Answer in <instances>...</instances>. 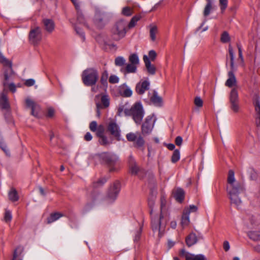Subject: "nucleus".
<instances>
[{"label":"nucleus","mask_w":260,"mask_h":260,"mask_svg":"<svg viewBox=\"0 0 260 260\" xmlns=\"http://www.w3.org/2000/svg\"><path fill=\"white\" fill-rule=\"evenodd\" d=\"M0 63L3 66L4 80L3 85L4 89L7 87L12 92L16 91V87L13 83H9L8 81L11 80L14 75V72L12 69V62L6 58L2 53L0 52Z\"/></svg>","instance_id":"obj_1"},{"label":"nucleus","mask_w":260,"mask_h":260,"mask_svg":"<svg viewBox=\"0 0 260 260\" xmlns=\"http://www.w3.org/2000/svg\"><path fill=\"white\" fill-rule=\"evenodd\" d=\"M124 114L131 116L137 124H140L144 116V111L142 104L137 102L134 104L131 109H125Z\"/></svg>","instance_id":"obj_2"},{"label":"nucleus","mask_w":260,"mask_h":260,"mask_svg":"<svg viewBox=\"0 0 260 260\" xmlns=\"http://www.w3.org/2000/svg\"><path fill=\"white\" fill-rule=\"evenodd\" d=\"M127 23L124 20L118 21L112 28L111 32L115 40L124 38L127 31Z\"/></svg>","instance_id":"obj_3"},{"label":"nucleus","mask_w":260,"mask_h":260,"mask_svg":"<svg viewBox=\"0 0 260 260\" xmlns=\"http://www.w3.org/2000/svg\"><path fill=\"white\" fill-rule=\"evenodd\" d=\"M99 78L98 71L89 68L84 70L82 75V80L86 86H93L95 84Z\"/></svg>","instance_id":"obj_4"},{"label":"nucleus","mask_w":260,"mask_h":260,"mask_svg":"<svg viewBox=\"0 0 260 260\" xmlns=\"http://www.w3.org/2000/svg\"><path fill=\"white\" fill-rule=\"evenodd\" d=\"M165 200L161 198V213L159 215L153 213L152 209L150 211V215L151 217V226L153 231L160 230L161 226L165 224L166 221L164 223L163 216L162 215V211L164 206L165 205Z\"/></svg>","instance_id":"obj_5"},{"label":"nucleus","mask_w":260,"mask_h":260,"mask_svg":"<svg viewBox=\"0 0 260 260\" xmlns=\"http://www.w3.org/2000/svg\"><path fill=\"white\" fill-rule=\"evenodd\" d=\"M101 157L104 162L108 167L110 172H114L119 169L117 165L118 158L116 155L105 152L102 154Z\"/></svg>","instance_id":"obj_6"},{"label":"nucleus","mask_w":260,"mask_h":260,"mask_svg":"<svg viewBox=\"0 0 260 260\" xmlns=\"http://www.w3.org/2000/svg\"><path fill=\"white\" fill-rule=\"evenodd\" d=\"M230 108L234 112L237 113L239 110V100L237 88L232 89L229 95Z\"/></svg>","instance_id":"obj_7"},{"label":"nucleus","mask_w":260,"mask_h":260,"mask_svg":"<svg viewBox=\"0 0 260 260\" xmlns=\"http://www.w3.org/2000/svg\"><path fill=\"white\" fill-rule=\"evenodd\" d=\"M155 120L151 116H148L145 119L141 126L142 135H147L150 134L153 128Z\"/></svg>","instance_id":"obj_8"},{"label":"nucleus","mask_w":260,"mask_h":260,"mask_svg":"<svg viewBox=\"0 0 260 260\" xmlns=\"http://www.w3.org/2000/svg\"><path fill=\"white\" fill-rule=\"evenodd\" d=\"M126 138L128 141L134 142L135 146L138 148L142 147L145 143L143 137L138 132L129 133L126 134Z\"/></svg>","instance_id":"obj_9"},{"label":"nucleus","mask_w":260,"mask_h":260,"mask_svg":"<svg viewBox=\"0 0 260 260\" xmlns=\"http://www.w3.org/2000/svg\"><path fill=\"white\" fill-rule=\"evenodd\" d=\"M107 130L110 135L117 141L121 140V129L115 121H111L109 122L108 124Z\"/></svg>","instance_id":"obj_10"},{"label":"nucleus","mask_w":260,"mask_h":260,"mask_svg":"<svg viewBox=\"0 0 260 260\" xmlns=\"http://www.w3.org/2000/svg\"><path fill=\"white\" fill-rule=\"evenodd\" d=\"M42 32L39 27H36L31 29L29 34V40L30 43L37 45L42 40Z\"/></svg>","instance_id":"obj_11"},{"label":"nucleus","mask_w":260,"mask_h":260,"mask_svg":"<svg viewBox=\"0 0 260 260\" xmlns=\"http://www.w3.org/2000/svg\"><path fill=\"white\" fill-rule=\"evenodd\" d=\"M245 187L244 184L241 182H237L233 184L227 185V191L230 194H239L244 192Z\"/></svg>","instance_id":"obj_12"},{"label":"nucleus","mask_w":260,"mask_h":260,"mask_svg":"<svg viewBox=\"0 0 260 260\" xmlns=\"http://www.w3.org/2000/svg\"><path fill=\"white\" fill-rule=\"evenodd\" d=\"M27 107L31 109V114L34 116L39 118L40 117L41 107L31 99L27 98L25 100Z\"/></svg>","instance_id":"obj_13"},{"label":"nucleus","mask_w":260,"mask_h":260,"mask_svg":"<svg viewBox=\"0 0 260 260\" xmlns=\"http://www.w3.org/2000/svg\"><path fill=\"white\" fill-rule=\"evenodd\" d=\"M120 189V184L118 181H116L109 188L108 193V199L112 202L116 200Z\"/></svg>","instance_id":"obj_14"},{"label":"nucleus","mask_w":260,"mask_h":260,"mask_svg":"<svg viewBox=\"0 0 260 260\" xmlns=\"http://www.w3.org/2000/svg\"><path fill=\"white\" fill-rule=\"evenodd\" d=\"M253 105L255 109V123L257 126H260V101L259 98L256 96L253 100Z\"/></svg>","instance_id":"obj_15"},{"label":"nucleus","mask_w":260,"mask_h":260,"mask_svg":"<svg viewBox=\"0 0 260 260\" xmlns=\"http://www.w3.org/2000/svg\"><path fill=\"white\" fill-rule=\"evenodd\" d=\"M150 83L147 81H143L137 83L136 91L139 94H143L149 88Z\"/></svg>","instance_id":"obj_16"},{"label":"nucleus","mask_w":260,"mask_h":260,"mask_svg":"<svg viewBox=\"0 0 260 260\" xmlns=\"http://www.w3.org/2000/svg\"><path fill=\"white\" fill-rule=\"evenodd\" d=\"M119 93L123 97L128 98L132 96L133 91L129 87L123 84L119 87Z\"/></svg>","instance_id":"obj_17"},{"label":"nucleus","mask_w":260,"mask_h":260,"mask_svg":"<svg viewBox=\"0 0 260 260\" xmlns=\"http://www.w3.org/2000/svg\"><path fill=\"white\" fill-rule=\"evenodd\" d=\"M150 100L156 107H160L163 105L162 98L158 95L155 91H153L152 95L150 97Z\"/></svg>","instance_id":"obj_18"},{"label":"nucleus","mask_w":260,"mask_h":260,"mask_svg":"<svg viewBox=\"0 0 260 260\" xmlns=\"http://www.w3.org/2000/svg\"><path fill=\"white\" fill-rule=\"evenodd\" d=\"M232 70L228 72V79L225 82V85L228 87H232L237 85V80Z\"/></svg>","instance_id":"obj_19"},{"label":"nucleus","mask_w":260,"mask_h":260,"mask_svg":"<svg viewBox=\"0 0 260 260\" xmlns=\"http://www.w3.org/2000/svg\"><path fill=\"white\" fill-rule=\"evenodd\" d=\"M137 66L129 63L126 64L124 67L120 69V72L126 75L130 73H135L137 72Z\"/></svg>","instance_id":"obj_20"},{"label":"nucleus","mask_w":260,"mask_h":260,"mask_svg":"<svg viewBox=\"0 0 260 260\" xmlns=\"http://www.w3.org/2000/svg\"><path fill=\"white\" fill-rule=\"evenodd\" d=\"M110 105V99L107 95H103L101 96V103H96V107L98 108L105 109L108 108Z\"/></svg>","instance_id":"obj_21"},{"label":"nucleus","mask_w":260,"mask_h":260,"mask_svg":"<svg viewBox=\"0 0 260 260\" xmlns=\"http://www.w3.org/2000/svg\"><path fill=\"white\" fill-rule=\"evenodd\" d=\"M0 107L7 111L10 108L8 98L4 93H2L0 97Z\"/></svg>","instance_id":"obj_22"},{"label":"nucleus","mask_w":260,"mask_h":260,"mask_svg":"<svg viewBox=\"0 0 260 260\" xmlns=\"http://www.w3.org/2000/svg\"><path fill=\"white\" fill-rule=\"evenodd\" d=\"M143 60L148 73L151 75H154L155 73V67L151 64L150 61L146 55H144Z\"/></svg>","instance_id":"obj_23"},{"label":"nucleus","mask_w":260,"mask_h":260,"mask_svg":"<svg viewBox=\"0 0 260 260\" xmlns=\"http://www.w3.org/2000/svg\"><path fill=\"white\" fill-rule=\"evenodd\" d=\"M43 23L45 29L47 31L51 32L54 30L55 24L52 20L49 19H44L43 20Z\"/></svg>","instance_id":"obj_24"},{"label":"nucleus","mask_w":260,"mask_h":260,"mask_svg":"<svg viewBox=\"0 0 260 260\" xmlns=\"http://www.w3.org/2000/svg\"><path fill=\"white\" fill-rule=\"evenodd\" d=\"M128 163L131 172L133 174H137L139 170V167L136 165L135 159L133 156L129 157Z\"/></svg>","instance_id":"obj_25"},{"label":"nucleus","mask_w":260,"mask_h":260,"mask_svg":"<svg viewBox=\"0 0 260 260\" xmlns=\"http://www.w3.org/2000/svg\"><path fill=\"white\" fill-rule=\"evenodd\" d=\"M185 241L188 247H190L197 242V237L194 233H191L188 236H187Z\"/></svg>","instance_id":"obj_26"},{"label":"nucleus","mask_w":260,"mask_h":260,"mask_svg":"<svg viewBox=\"0 0 260 260\" xmlns=\"http://www.w3.org/2000/svg\"><path fill=\"white\" fill-rule=\"evenodd\" d=\"M231 204L235 205L237 208H239L242 204V201L239 197V194H230Z\"/></svg>","instance_id":"obj_27"},{"label":"nucleus","mask_w":260,"mask_h":260,"mask_svg":"<svg viewBox=\"0 0 260 260\" xmlns=\"http://www.w3.org/2000/svg\"><path fill=\"white\" fill-rule=\"evenodd\" d=\"M189 223V211L184 210L182 218L181 224L184 228L187 226Z\"/></svg>","instance_id":"obj_28"},{"label":"nucleus","mask_w":260,"mask_h":260,"mask_svg":"<svg viewBox=\"0 0 260 260\" xmlns=\"http://www.w3.org/2000/svg\"><path fill=\"white\" fill-rule=\"evenodd\" d=\"M94 23L99 28H102L104 25L105 23L103 21V18L100 13H96Z\"/></svg>","instance_id":"obj_29"},{"label":"nucleus","mask_w":260,"mask_h":260,"mask_svg":"<svg viewBox=\"0 0 260 260\" xmlns=\"http://www.w3.org/2000/svg\"><path fill=\"white\" fill-rule=\"evenodd\" d=\"M174 197L177 201L181 202L184 198V191L181 188H177L174 192Z\"/></svg>","instance_id":"obj_30"},{"label":"nucleus","mask_w":260,"mask_h":260,"mask_svg":"<svg viewBox=\"0 0 260 260\" xmlns=\"http://www.w3.org/2000/svg\"><path fill=\"white\" fill-rule=\"evenodd\" d=\"M71 1L74 4L76 10H77V20L79 23H83L84 18L81 13L79 12L80 6L79 3L76 0H71Z\"/></svg>","instance_id":"obj_31"},{"label":"nucleus","mask_w":260,"mask_h":260,"mask_svg":"<svg viewBox=\"0 0 260 260\" xmlns=\"http://www.w3.org/2000/svg\"><path fill=\"white\" fill-rule=\"evenodd\" d=\"M63 216V215L59 212L51 213L50 216L47 218V223H51Z\"/></svg>","instance_id":"obj_32"},{"label":"nucleus","mask_w":260,"mask_h":260,"mask_svg":"<svg viewBox=\"0 0 260 260\" xmlns=\"http://www.w3.org/2000/svg\"><path fill=\"white\" fill-rule=\"evenodd\" d=\"M206 257L203 254H187L186 255V260H205Z\"/></svg>","instance_id":"obj_33"},{"label":"nucleus","mask_w":260,"mask_h":260,"mask_svg":"<svg viewBox=\"0 0 260 260\" xmlns=\"http://www.w3.org/2000/svg\"><path fill=\"white\" fill-rule=\"evenodd\" d=\"M9 198L12 202L17 201L18 200V196L16 190L12 188L9 192Z\"/></svg>","instance_id":"obj_34"},{"label":"nucleus","mask_w":260,"mask_h":260,"mask_svg":"<svg viewBox=\"0 0 260 260\" xmlns=\"http://www.w3.org/2000/svg\"><path fill=\"white\" fill-rule=\"evenodd\" d=\"M229 53L231 60V68L232 70H234V52L231 45L229 46Z\"/></svg>","instance_id":"obj_35"},{"label":"nucleus","mask_w":260,"mask_h":260,"mask_svg":"<svg viewBox=\"0 0 260 260\" xmlns=\"http://www.w3.org/2000/svg\"><path fill=\"white\" fill-rule=\"evenodd\" d=\"M212 9V2H207L203 11L204 16H208L210 14Z\"/></svg>","instance_id":"obj_36"},{"label":"nucleus","mask_w":260,"mask_h":260,"mask_svg":"<svg viewBox=\"0 0 260 260\" xmlns=\"http://www.w3.org/2000/svg\"><path fill=\"white\" fill-rule=\"evenodd\" d=\"M126 60L122 56H118L115 59V64L116 66L124 67L123 66L125 64Z\"/></svg>","instance_id":"obj_37"},{"label":"nucleus","mask_w":260,"mask_h":260,"mask_svg":"<svg viewBox=\"0 0 260 260\" xmlns=\"http://www.w3.org/2000/svg\"><path fill=\"white\" fill-rule=\"evenodd\" d=\"M238 182L236 181L234 176V172L233 170H230L228 177V185L233 184Z\"/></svg>","instance_id":"obj_38"},{"label":"nucleus","mask_w":260,"mask_h":260,"mask_svg":"<svg viewBox=\"0 0 260 260\" xmlns=\"http://www.w3.org/2000/svg\"><path fill=\"white\" fill-rule=\"evenodd\" d=\"M129 63L138 66L139 63V59L137 54L134 53L131 54L128 58Z\"/></svg>","instance_id":"obj_39"},{"label":"nucleus","mask_w":260,"mask_h":260,"mask_svg":"<svg viewBox=\"0 0 260 260\" xmlns=\"http://www.w3.org/2000/svg\"><path fill=\"white\" fill-rule=\"evenodd\" d=\"M249 237L254 241L260 240V232L253 231L248 234Z\"/></svg>","instance_id":"obj_40"},{"label":"nucleus","mask_w":260,"mask_h":260,"mask_svg":"<svg viewBox=\"0 0 260 260\" xmlns=\"http://www.w3.org/2000/svg\"><path fill=\"white\" fill-rule=\"evenodd\" d=\"M99 138V142L100 144L103 146H107L111 143V142L108 140V138L105 135L100 136Z\"/></svg>","instance_id":"obj_41"},{"label":"nucleus","mask_w":260,"mask_h":260,"mask_svg":"<svg viewBox=\"0 0 260 260\" xmlns=\"http://www.w3.org/2000/svg\"><path fill=\"white\" fill-rule=\"evenodd\" d=\"M157 32V27L155 25L150 26V36L152 41H154L156 39L155 35Z\"/></svg>","instance_id":"obj_42"},{"label":"nucleus","mask_w":260,"mask_h":260,"mask_svg":"<svg viewBox=\"0 0 260 260\" xmlns=\"http://www.w3.org/2000/svg\"><path fill=\"white\" fill-rule=\"evenodd\" d=\"M141 19V16L140 15H136L134 16L131 20L130 21L129 23L128 24V27L129 28H131L133 27H134L136 24V23Z\"/></svg>","instance_id":"obj_43"},{"label":"nucleus","mask_w":260,"mask_h":260,"mask_svg":"<svg viewBox=\"0 0 260 260\" xmlns=\"http://www.w3.org/2000/svg\"><path fill=\"white\" fill-rule=\"evenodd\" d=\"M180 152L178 149L174 150L171 157V161L173 163H175L180 159Z\"/></svg>","instance_id":"obj_44"},{"label":"nucleus","mask_w":260,"mask_h":260,"mask_svg":"<svg viewBox=\"0 0 260 260\" xmlns=\"http://www.w3.org/2000/svg\"><path fill=\"white\" fill-rule=\"evenodd\" d=\"M220 41L223 43H226L230 41V37L226 31H224L221 35Z\"/></svg>","instance_id":"obj_45"},{"label":"nucleus","mask_w":260,"mask_h":260,"mask_svg":"<svg viewBox=\"0 0 260 260\" xmlns=\"http://www.w3.org/2000/svg\"><path fill=\"white\" fill-rule=\"evenodd\" d=\"M104 132H105L104 126L102 124H100L98 126V128L96 129V131L95 132H96V136L98 137H99L100 136L105 135Z\"/></svg>","instance_id":"obj_46"},{"label":"nucleus","mask_w":260,"mask_h":260,"mask_svg":"<svg viewBox=\"0 0 260 260\" xmlns=\"http://www.w3.org/2000/svg\"><path fill=\"white\" fill-rule=\"evenodd\" d=\"M219 6L222 13H223L228 7V0H219Z\"/></svg>","instance_id":"obj_47"},{"label":"nucleus","mask_w":260,"mask_h":260,"mask_svg":"<svg viewBox=\"0 0 260 260\" xmlns=\"http://www.w3.org/2000/svg\"><path fill=\"white\" fill-rule=\"evenodd\" d=\"M107 179L105 178H102L95 182L93 183V186L94 187H98L103 185L106 182Z\"/></svg>","instance_id":"obj_48"},{"label":"nucleus","mask_w":260,"mask_h":260,"mask_svg":"<svg viewBox=\"0 0 260 260\" xmlns=\"http://www.w3.org/2000/svg\"><path fill=\"white\" fill-rule=\"evenodd\" d=\"M132 9L128 7H124L122 11V14L126 16H131L132 14Z\"/></svg>","instance_id":"obj_49"},{"label":"nucleus","mask_w":260,"mask_h":260,"mask_svg":"<svg viewBox=\"0 0 260 260\" xmlns=\"http://www.w3.org/2000/svg\"><path fill=\"white\" fill-rule=\"evenodd\" d=\"M119 81V78L115 75H111L109 78V82L112 84L117 83H118Z\"/></svg>","instance_id":"obj_50"},{"label":"nucleus","mask_w":260,"mask_h":260,"mask_svg":"<svg viewBox=\"0 0 260 260\" xmlns=\"http://www.w3.org/2000/svg\"><path fill=\"white\" fill-rule=\"evenodd\" d=\"M108 77V73L107 71H105L101 76V82L102 84H104L107 82V80Z\"/></svg>","instance_id":"obj_51"},{"label":"nucleus","mask_w":260,"mask_h":260,"mask_svg":"<svg viewBox=\"0 0 260 260\" xmlns=\"http://www.w3.org/2000/svg\"><path fill=\"white\" fill-rule=\"evenodd\" d=\"M99 125L97 124V122L95 121H92L89 124V129L91 131L95 132L96 131Z\"/></svg>","instance_id":"obj_52"},{"label":"nucleus","mask_w":260,"mask_h":260,"mask_svg":"<svg viewBox=\"0 0 260 260\" xmlns=\"http://www.w3.org/2000/svg\"><path fill=\"white\" fill-rule=\"evenodd\" d=\"M194 103L195 105L198 107H202L203 106V101L200 97H196L194 99Z\"/></svg>","instance_id":"obj_53"},{"label":"nucleus","mask_w":260,"mask_h":260,"mask_svg":"<svg viewBox=\"0 0 260 260\" xmlns=\"http://www.w3.org/2000/svg\"><path fill=\"white\" fill-rule=\"evenodd\" d=\"M5 220L6 222L10 221L12 219V214L10 211L6 210L5 213Z\"/></svg>","instance_id":"obj_54"},{"label":"nucleus","mask_w":260,"mask_h":260,"mask_svg":"<svg viewBox=\"0 0 260 260\" xmlns=\"http://www.w3.org/2000/svg\"><path fill=\"white\" fill-rule=\"evenodd\" d=\"M237 47L238 49L239 57L242 62H244V58L242 55V50L240 44H237Z\"/></svg>","instance_id":"obj_55"},{"label":"nucleus","mask_w":260,"mask_h":260,"mask_svg":"<svg viewBox=\"0 0 260 260\" xmlns=\"http://www.w3.org/2000/svg\"><path fill=\"white\" fill-rule=\"evenodd\" d=\"M54 109L52 107H49L47 109V116L49 118H51L54 116Z\"/></svg>","instance_id":"obj_56"},{"label":"nucleus","mask_w":260,"mask_h":260,"mask_svg":"<svg viewBox=\"0 0 260 260\" xmlns=\"http://www.w3.org/2000/svg\"><path fill=\"white\" fill-rule=\"evenodd\" d=\"M156 57V53L154 50H151L149 51V57L151 59V60L152 61L154 60Z\"/></svg>","instance_id":"obj_57"},{"label":"nucleus","mask_w":260,"mask_h":260,"mask_svg":"<svg viewBox=\"0 0 260 260\" xmlns=\"http://www.w3.org/2000/svg\"><path fill=\"white\" fill-rule=\"evenodd\" d=\"M35 83V81L32 79H29L25 81L24 84L28 87L34 85Z\"/></svg>","instance_id":"obj_58"},{"label":"nucleus","mask_w":260,"mask_h":260,"mask_svg":"<svg viewBox=\"0 0 260 260\" xmlns=\"http://www.w3.org/2000/svg\"><path fill=\"white\" fill-rule=\"evenodd\" d=\"M182 143V138L180 136H178L175 139V144L177 146H181Z\"/></svg>","instance_id":"obj_59"},{"label":"nucleus","mask_w":260,"mask_h":260,"mask_svg":"<svg viewBox=\"0 0 260 260\" xmlns=\"http://www.w3.org/2000/svg\"><path fill=\"white\" fill-rule=\"evenodd\" d=\"M197 209L198 208L197 206L194 205H190L189 208L185 209L184 210L189 211L190 213V212H196L197 210Z\"/></svg>","instance_id":"obj_60"},{"label":"nucleus","mask_w":260,"mask_h":260,"mask_svg":"<svg viewBox=\"0 0 260 260\" xmlns=\"http://www.w3.org/2000/svg\"><path fill=\"white\" fill-rule=\"evenodd\" d=\"M223 249H224V250L225 251H228V250H229V249L230 248L229 242L227 241H224L223 244Z\"/></svg>","instance_id":"obj_61"},{"label":"nucleus","mask_w":260,"mask_h":260,"mask_svg":"<svg viewBox=\"0 0 260 260\" xmlns=\"http://www.w3.org/2000/svg\"><path fill=\"white\" fill-rule=\"evenodd\" d=\"M92 139V136L89 132H87L84 136V139L86 141H91Z\"/></svg>","instance_id":"obj_62"},{"label":"nucleus","mask_w":260,"mask_h":260,"mask_svg":"<svg viewBox=\"0 0 260 260\" xmlns=\"http://www.w3.org/2000/svg\"><path fill=\"white\" fill-rule=\"evenodd\" d=\"M125 108L124 106H120L118 108L117 114L121 116L123 112H124Z\"/></svg>","instance_id":"obj_63"},{"label":"nucleus","mask_w":260,"mask_h":260,"mask_svg":"<svg viewBox=\"0 0 260 260\" xmlns=\"http://www.w3.org/2000/svg\"><path fill=\"white\" fill-rule=\"evenodd\" d=\"M0 147L6 153H7L8 151H9L8 149H7V147L6 145L3 142V140H2V144H0Z\"/></svg>","instance_id":"obj_64"}]
</instances>
